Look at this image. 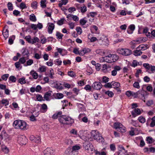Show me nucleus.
I'll use <instances>...</instances> for the list:
<instances>
[{
	"instance_id": "nucleus-57",
	"label": "nucleus",
	"mask_w": 155,
	"mask_h": 155,
	"mask_svg": "<svg viewBox=\"0 0 155 155\" xmlns=\"http://www.w3.org/2000/svg\"><path fill=\"white\" fill-rule=\"evenodd\" d=\"M18 61L22 64H24L26 62V60L25 59V58L24 57H22L20 58L19 60Z\"/></svg>"
},
{
	"instance_id": "nucleus-51",
	"label": "nucleus",
	"mask_w": 155,
	"mask_h": 155,
	"mask_svg": "<svg viewBox=\"0 0 155 155\" xmlns=\"http://www.w3.org/2000/svg\"><path fill=\"white\" fill-rule=\"evenodd\" d=\"M140 94V91H138L134 93L132 92V96L134 98H137L138 97V95Z\"/></svg>"
},
{
	"instance_id": "nucleus-55",
	"label": "nucleus",
	"mask_w": 155,
	"mask_h": 155,
	"mask_svg": "<svg viewBox=\"0 0 155 155\" xmlns=\"http://www.w3.org/2000/svg\"><path fill=\"white\" fill-rule=\"evenodd\" d=\"M20 8L21 9H24L26 8H27V7L24 3L22 2L20 3Z\"/></svg>"
},
{
	"instance_id": "nucleus-14",
	"label": "nucleus",
	"mask_w": 155,
	"mask_h": 155,
	"mask_svg": "<svg viewBox=\"0 0 155 155\" xmlns=\"http://www.w3.org/2000/svg\"><path fill=\"white\" fill-rule=\"evenodd\" d=\"M21 120H16L15 121L13 124V126L16 129H19L21 124Z\"/></svg>"
},
{
	"instance_id": "nucleus-50",
	"label": "nucleus",
	"mask_w": 155,
	"mask_h": 155,
	"mask_svg": "<svg viewBox=\"0 0 155 155\" xmlns=\"http://www.w3.org/2000/svg\"><path fill=\"white\" fill-rule=\"evenodd\" d=\"M104 87L105 88H112V82H111L107 83L104 85Z\"/></svg>"
},
{
	"instance_id": "nucleus-36",
	"label": "nucleus",
	"mask_w": 155,
	"mask_h": 155,
	"mask_svg": "<svg viewBox=\"0 0 155 155\" xmlns=\"http://www.w3.org/2000/svg\"><path fill=\"white\" fill-rule=\"evenodd\" d=\"M15 38V36L14 35H13L12 36V38H9L8 40V43L10 45H12L13 43V39Z\"/></svg>"
},
{
	"instance_id": "nucleus-26",
	"label": "nucleus",
	"mask_w": 155,
	"mask_h": 155,
	"mask_svg": "<svg viewBox=\"0 0 155 155\" xmlns=\"http://www.w3.org/2000/svg\"><path fill=\"white\" fill-rule=\"evenodd\" d=\"M139 121L141 123H144L146 121L145 119L142 116H140L138 119Z\"/></svg>"
},
{
	"instance_id": "nucleus-64",
	"label": "nucleus",
	"mask_w": 155,
	"mask_h": 155,
	"mask_svg": "<svg viewBox=\"0 0 155 155\" xmlns=\"http://www.w3.org/2000/svg\"><path fill=\"white\" fill-rule=\"evenodd\" d=\"M85 54L84 51V49H82L80 50L79 51V54L81 56H83L84 54Z\"/></svg>"
},
{
	"instance_id": "nucleus-16",
	"label": "nucleus",
	"mask_w": 155,
	"mask_h": 155,
	"mask_svg": "<svg viewBox=\"0 0 155 155\" xmlns=\"http://www.w3.org/2000/svg\"><path fill=\"white\" fill-rule=\"evenodd\" d=\"M19 126V129L22 130H25L26 129V123L24 121L21 120V124Z\"/></svg>"
},
{
	"instance_id": "nucleus-38",
	"label": "nucleus",
	"mask_w": 155,
	"mask_h": 155,
	"mask_svg": "<svg viewBox=\"0 0 155 155\" xmlns=\"http://www.w3.org/2000/svg\"><path fill=\"white\" fill-rule=\"evenodd\" d=\"M105 93L106 94L108 95L109 97H112L114 95L113 92L112 91H105Z\"/></svg>"
},
{
	"instance_id": "nucleus-11",
	"label": "nucleus",
	"mask_w": 155,
	"mask_h": 155,
	"mask_svg": "<svg viewBox=\"0 0 155 155\" xmlns=\"http://www.w3.org/2000/svg\"><path fill=\"white\" fill-rule=\"evenodd\" d=\"M54 28V25L52 23H48V32L49 34H51Z\"/></svg>"
},
{
	"instance_id": "nucleus-62",
	"label": "nucleus",
	"mask_w": 155,
	"mask_h": 155,
	"mask_svg": "<svg viewBox=\"0 0 155 155\" xmlns=\"http://www.w3.org/2000/svg\"><path fill=\"white\" fill-rule=\"evenodd\" d=\"M20 54L19 53H17V56H14L13 57V60L15 61H17L18 59V58L20 57Z\"/></svg>"
},
{
	"instance_id": "nucleus-37",
	"label": "nucleus",
	"mask_w": 155,
	"mask_h": 155,
	"mask_svg": "<svg viewBox=\"0 0 155 155\" xmlns=\"http://www.w3.org/2000/svg\"><path fill=\"white\" fill-rule=\"evenodd\" d=\"M31 7L34 9L37 8V2L36 1L33 2L31 4Z\"/></svg>"
},
{
	"instance_id": "nucleus-35",
	"label": "nucleus",
	"mask_w": 155,
	"mask_h": 155,
	"mask_svg": "<svg viewBox=\"0 0 155 155\" xmlns=\"http://www.w3.org/2000/svg\"><path fill=\"white\" fill-rule=\"evenodd\" d=\"M102 82L107 83L109 81V78L106 76H103L102 78Z\"/></svg>"
},
{
	"instance_id": "nucleus-32",
	"label": "nucleus",
	"mask_w": 155,
	"mask_h": 155,
	"mask_svg": "<svg viewBox=\"0 0 155 155\" xmlns=\"http://www.w3.org/2000/svg\"><path fill=\"white\" fill-rule=\"evenodd\" d=\"M22 50H23V51L22 52V54L23 55L25 56L26 55L28 57L29 52L28 50L26 49H23Z\"/></svg>"
},
{
	"instance_id": "nucleus-6",
	"label": "nucleus",
	"mask_w": 155,
	"mask_h": 155,
	"mask_svg": "<svg viewBox=\"0 0 155 155\" xmlns=\"http://www.w3.org/2000/svg\"><path fill=\"white\" fill-rule=\"evenodd\" d=\"M83 147L86 150L92 151L94 150V148L89 141H86L83 143Z\"/></svg>"
},
{
	"instance_id": "nucleus-8",
	"label": "nucleus",
	"mask_w": 155,
	"mask_h": 155,
	"mask_svg": "<svg viewBox=\"0 0 155 155\" xmlns=\"http://www.w3.org/2000/svg\"><path fill=\"white\" fill-rule=\"evenodd\" d=\"M43 155H54V151L50 148H47L43 152Z\"/></svg>"
},
{
	"instance_id": "nucleus-3",
	"label": "nucleus",
	"mask_w": 155,
	"mask_h": 155,
	"mask_svg": "<svg viewBox=\"0 0 155 155\" xmlns=\"http://www.w3.org/2000/svg\"><path fill=\"white\" fill-rule=\"evenodd\" d=\"M91 138L95 140L97 142H101L102 143H104V140L101 136V135L99 132L96 130H92L91 133Z\"/></svg>"
},
{
	"instance_id": "nucleus-28",
	"label": "nucleus",
	"mask_w": 155,
	"mask_h": 155,
	"mask_svg": "<svg viewBox=\"0 0 155 155\" xmlns=\"http://www.w3.org/2000/svg\"><path fill=\"white\" fill-rule=\"evenodd\" d=\"M2 151L5 153H7L9 152V150L8 147L5 146H2Z\"/></svg>"
},
{
	"instance_id": "nucleus-63",
	"label": "nucleus",
	"mask_w": 155,
	"mask_h": 155,
	"mask_svg": "<svg viewBox=\"0 0 155 155\" xmlns=\"http://www.w3.org/2000/svg\"><path fill=\"white\" fill-rule=\"evenodd\" d=\"M147 90V91H148L149 92H151L153 90V88L152 87V86L150 84L149 85H148L147 87L146 88Z\"/></svg>"
},
{
	"instance_id": "nucleus-22",
	"label": "nucleus",
	"mask_w": 155,
	"mask_h": 155,
	"mask_svg": "<svg viewBox=\"0 0 155 155\" xmlns=\"http://www.w3.org/2000/svg\"><path fill=\"white\" fill-rule=\"evenodd\" d=\"M120 126H122V124L118 122L115 123L114 124V128L116 129H117V130L119 129Z\"/></svg>"
},
{
	"instance_id": "nucleus-1",
	"label": "nucleus",
	"mask_w": 155,
	"mask_h": 155,
	"mask_svg": "<svg viewBox=\"0 0 155 155\" xmlns=\"http://www.w3.org/2000/svg\"><path fill=\"white\" fill-rule=\"evenodd\" d=\"M59 121L63 125H71L74 122V120L71 117L66 115H61L59 117Z\"/></svg>"
},
{
	"instance_id": "nucleus-20",
	"label": "nucleus",
	"mask_w": 155,
	"mask_h": 155,
	"mask_svg": "<svg viewBox=\"0 0 155 155\" xmlns=\"http://www.w3.org/2000/svg\"><path fill=\"white\" fill-rule=\"evenodd\" d=\"M54 88L59 89L60 90H61L63 88V87L62 86H59V83L57 82L54 84Z\"/></svg>"
},
{
	"instance_id": "nucleus-45",
	"label": "nucleus",
	"mask_w": 155,
	"mask_h": 155,
	"mask_svg": "<svg viewBox=\"0 0 155 155\" xmlns=\"http://www.w3.org/2000/svg\"><path fill=\"white\" fill-rule=\"evenodd\" d=\"M33 63V61L32 59H29L26 62V65H24L25 66H30Z\"/></svg>"
},
{
	"instance_id": "nucleus-33",
	"label": "nucleus",
	"mask_w": 155,
	"mask_h": 155,
	"mask_svg": "<svg viewBox=\"0 0 155 155\" xmlns=\"http://www.w3.org/2000/svg\"><path fill=\"white\" fill-rule=\"evenodd\" d=\"M64 97L63 94L62 93H57L56 94V96L55 97L56 99H61Z\"/></svg>"
},
{
	"instance_id": "nucleus-29",
	"label": "nucleus",
	"mask_w": 155,
	"mask_h": 155,
	"mask_svg": "<svg viewBox=\"0 0 155 155\" xmlns=\"http://www.w3.org/2000/svg\"><path fill=\"white\" fill-rule=\"evenodd\" d=\"M146 140L148 144H151L153 142V139L150 137H148L146 138Z\"/></svg>"
},
{
	"instance_id": "nucleus-41",
	"label": "nucleus",
	"mask_w": 155,
	"mask_h": 155,
	"mask_svg": "<svg viewBox=\"0 0 155 155\" xmlns=\"http://www.w3.org/2000/svg\"><path fill=\"white\" fill-rule=\"evenodd\" d=\"M9 80L13 82H15L16 80V78L13 76H11L9 78Z\"/></svg>"
},
{
	"instance_id": "nucleus-30",
	"label": "nucleus",
	"mask_w": 155,
	"mask_h": 155,
	"mask_svg": "<svg viewBox=\"0 0 155 155\" xmlns=\"http://www.w3.org/2000/svg\"><path fill=\"white\" fill-rule=\"evenodd\" d=\"M146 41V38L141 37L138 38L136 41L137 42H139V43H140L145 41Z\"/></svg>"
},
{
	"instance_id": "nucleus-40",
	"label": "nucleus",
	"mask_w": 155,
	"mask_h": 155,
	"mask_svg": "<svg viewBox=\"0 0 155 155\" xmlns=\"http://www.w3.org/2000/svg\"><path fill=\"white\" fill-rule=\"evenodd\" d=\"M46 0H41L40 2V5L41 7L42 8H45L46 7V5L45 4Z\"/></svg>"
},
{
	"instance_id": "nucleus-54",
	"label": "nucleus",
	"mask_w": 155,
	"mask_h": 155,
	"mask_svg": "<svg viewBox=\"0 0 155 155\" xmlns=\"http://www.w3.org/2000/svg\"><path fill=\"white\" fill-rule=\"evenodd\" d=\"M65 143L67 145H71L73 143V142L70 139H67L65 140Z\"/></svg>"
},
{
	"instance_id": "nucleus-49",
	"label": "nucleus",
	"mask_w": 155,
	"mask_h": 155,
	"mask_svg": "<svg viewBox=\"0 0 155 155\" xmlns=\"http://www.w3.org/2000/svg\"><path fill=\"white\" fill-rule=\"evenodd\" d=\"M41 108L45 112L47 110L48 107L46 104H44L41 105Z\"/></svg>"
},
{
	"instance_id": "nucleus-43",
	"label": "nucleus",
	"mask_w": 155,
	"mask_h": 155,
	"mask_svg": "<svg viewBox=\"0 0 155 155\" xmlns=\"http://www.w3.org/2000/svg\"><path fill=\"white\" fill-rule=\"evenodd\" d=\"M9 75L8 74H5L3 75L2 77L1 78L2 80L4 81H6L9 77Z\"/></svg>"
},
{
	"instance_id": "nucleus-13",
	"label": "nucleus",
	"mask_w": 155,
	"mask_h": 155,
	"mask_svg": "<svg viewBox=\"0 0 155 155\" xmlns=\"http://www.w3.org/2000/svg\"><path fill=\"white\" fill-rule=\"evenodd\" d=\"M141 112L139 108H135L134 111H132L131 114L133 117H136L137 115L141 114Z\"/></svg>"
},
{
	"instance_id": "nucleus-23",
	"label": "nucleus",
	"mask_w": 155,
	"mask_h": 155,
	"mask_svg": "<svg viewBox=\"0 0 155 155\" xmlns=\"http://www.w3.org/2000/svg\"><path fill=\"white\" fill-rule=\"evenodd\" d=\"M142 52L140 50H136L134 51V54L136 56L140 55Z\"/></svg>"
},
{
	"instance_id": "nucleus-42",
	"label": "nucleus",
	"mask_w": 155,
	"mask_h": 155,
	"mask_svg": "<svg viewBox=\"0 0 155 155\" xmlns=\"http://www.w3.org/2000/svg\"><path fill=\"white\" fill-rule=\"evenodd\" d=\"M147 45H141L139 46V48H141L142 50H145L147 48Z\"/></svg>"
},
{
	"instance_id": "nucleus-5",
	"label": "nucleus",
	"mask_w": 155,
	"mask_h": 155,
	"mask_svg": "<svg viewBox=\"0 0 155 155\" xmlns=\"http://www.w3.org/2000/svg\"><path fill=\"white\" fill-rule=\"evenodd\" d=\"M18 142L20 145H25L27 142V139L24 135H19L18 137Z\"/></svg>"
},
{
	"instance_id": "nucleus-10",
	"label": "nucleus",
	"mask_w": 155,
	"mask_h": 155,
	"mask_svg": "<svg viewBox=\"0 0 155 155\" xmlns=\"http://www.w3.org/2000/svg\"><path fill=\"white\" fill-rule=\"evenodd\" d=\"M114 70L111 71V75L113 76H115L117 74V71L120 70L121 68L120 66H115L114 67Z\"/></svg>"
},
{
	"instance_id": "nucleus-34",
	"label": "nucleus",
	"mask_w": 155,
	"mask_h": 155,
	"mask_svg": "<svg viewBox=\"0 0 155 155\" xmlns=\"http://www.w3.org/2000/svg\"><path fill=\"white\" fill-rule=\"evenodd\" d=\"M7 6L8 9L9 11H12L13 10V8L12 4L11 2H9L8 3Z\"/></svg>"
},
{
	"instance_id": "nucleus-4",
	"label": "nucleus",
	"mask_w": 155,
	"mask_h": 155,
	"mask_svg": "<svg viewBox=\"0 0 155 155\" xmlns=\"http://www.w3.org/2000/svg\"><path fill=\"white\" fill-rule=\"evenodd\" d=\"M117 52L125 56L130 55L132 53L131 51L127 48H119L117 50Z\"/></svg>"
},
{
	"instance_id": "nucleus-21",
	"label": "nucleus",
	"mask_w": 155,
	"mask_h": 155,
	"mask_svg": "<svg viewBox=\"0 0 155 155\" xmlns=\"http://www.w3.org/2000/svg\"><path fill=\"white\" fill-rule=\"evenodd\" d=\"M144 91H140V94L138 95V97L142 99L143 100L145 99V95L144 94Z\"/></svg>"
},
{
	"instance_id": "nucleus-12",
	"label": "nucleus",
	"mask_w": 155,
	"mask_h": 155,
	"mask_svg": "<svg viewBox=\"0 0 155 155\" xmlns=\"http://www.w3.org/2000/svg\"><path fill=\"white\" fill-rule=\"evenodd\" d=\"M8 27L6 25L3 28V31H5H5H3L2 32V34L3 35L5 38L6 39L8 37Z\"/></svg>"
},
{
	"instance_id": "nucleus-24",
	"label": "nucleus",
	"mask_w": 155,
	"mask_h": 155,
	"mask_svg": "<svg viewBox=\"0 0 155 155\" xmlns=\"http://www.w3.org/2000/svg\"><path fill=\"white\" fill-rule=\"evenodd\" d=\"M56 36L58 39H62V37L63 36V35L59 31H57L56 32Z\"/></svg>"
},
{
	"instance_id": "nucleus-9",
	"label": "nucleus",
	"mask_w": 155,
	"mask_h": 155,
	"mask_svg": "<svg viewBox=\"0 0 155 155\" xmlns=\"http://www.w3.org/2000/svg\"><path fill=\"white\" fill-rule=\"evenodd\" d=\"M92 87L94 89L98 90L102 88V85L100 82L95 81L93 84Z\"/></svg>"
},
{
	"instance_id": "nucleus-52",
	"label": "nucleus",
	"mask_w": 155,
	"mask_h": 155,
	"mask_svg": "<svg viewBox=\"0 0 155 155\" xmlns=\"http://www.w3.org/2000/svg\"><path fill=\"white\" fill-rule=\"evenodd\" d=\"M68 75L71 77H74L76 76L75 73L72 71H68Z\"/></svg>"
},
{
	"instance_id": "nucleus-47",
	"label": "nucleus",
	"mask_w": 155,
	"mask_h": 155,
	"mask_svg": "<svg viewBox=\"0 0 155 155\" xmlns=\"http://www.w3.org/2000/svg\"><path fill=\"white\" fill-rule=\"evenodd\" d=\"M18 82L20 83L21 84H25L26 83L25 81V78H22L19 79L18 80Z\"/></svg>"
},
{
	"instance_id": "nucleus-25",
	"label": "nucleus",
	"mask_w": 155,
	"mask_h": 155,
	"mask_svg": "<svg viewBox=\"0 0 155 155\" xmlns=\"http://www.w3.org/2000/svg\"><path fill=\"white\" fill-rule=\"evenodd\" d=\"M29 19L31 21H32L35 22L36 21V18L35 15L33 14L30 15Z\"/></svg>"
},
{
	"instance_id": "nucleus-27",
	"label": "nucleus",
	"mask_w": 155,
	"mask_h": 155,
	"mask_svg": "<svg viewBox=\"0 0 155 155\" xmlns=\"http://www.w3.org/2000/svg\"><path fill=\"white\" fill-rule=\"evenodd\" d=\"M38 70L39 72H45L46 71V67L44 66H42L39 68Z\"/></svg>"
},
{
	"instance_id": "nucleus-61",
	"label": "nucleus",
	"mask_w": 155,
	"mask_h": 155,
	"mask_svg": "<svg viewBox=\"0 0 155 155\" xmlns=\"http://www.w3.org/2000/svg\"><path fill=\"white\" fill-rule=\"evenodd\" d=\"M20 11L16 10H15L13 12V14L14 15L17 16L19 15H20Z\"/></svg>"
},
{
	"instance_id": "nucleus-18",
	"label": "nucleus",
	"mask_w": 155,
	"mask_h": 155,
	"mask_svg": "<svg viewBox=\"0 0 155 155\" xmlns=\"http://www.w3.org/2000/svg\"><path fill=\"white\" fill-rule=\"evenodd\" d=\"M120 86V84L117 82H112V87L114 88H118Z\"/></svg>"
},
{
	"instance_id": "nucleus-46",
	"label": "nucleus",
	"mask_w": 155,
	"mask_h": 155,
	"mask_svg": "<svg viewBox=\"0 0 155 155\" xmlns=\"http://www.w3.org/2000/svg\"><path fill=\"white\" fill-rule=\"evenodd\" d=\"M76 31L79 35H81L82 32V30L80 27H77L76 28Z\"/></svg>"
},
{
	"instance_id": "nucleus-39",
	"label": "nucleus",
	"mask_w": 155,
	"mask_h": 155,
	"mask_svg": "<svg viewBox=\"0 0 155 155\" xmlns=\"http://www.w3.org/2000/svg\"><path fill=\"white\" fill-rule=\"evenodd\" d=\"M122 126H120L119 129L118 130V131L120 132H124L126 130V128L124 127L122 124Z\"/></svg>"
},
{
	"instance_id": "nucleus-60",
	"label": "nucleus",
	"mask_w": 155,
	"mask_h": 155,
	"mask_svg": "<svg viewBox=\"0 0 155 155\" xmlns=\"http://www.w3.org/2000/svg\"><path fill=\"white\" fill-rule=\"evenodd\" d=\"M133 86L134 87L137 88L138 89L140 87L139 83L138 82H135L133 84Z\"/></svg>"
},
{
	"instance_id": "nucleus-2",
	"label": "nucleus",
	"mask_w": 155,
	"mask_h": 155,
	"mask_svg": "<svg viewBox=\"0 0 155 155\" xmlns=\"http://www.w3.org/2000/svg\"><path fill=\"white\" fill-rule=\"evenodd\" d=\"M119 57L116 54H109L103 57V61L108 63L114 62L118 60Z\"/></svg>"
},
{
	"instance_id": "nucleus-7",
	"label": "nucleus",
	"mask_w": 155,
	"mask_h": 155,
	"mask_svg": "<svg viewBox=\"0 0 155 155\" xmlns=\"http://www.w3.org/2000/svg\"><path fill=\"white\" fill-rule=\"evenodd\" d=\"M30 140L34 142L38 143L41 141L40 137L38 136H36L35 137L32 135L30 136Z\"/></svg>"
},
{
	"instance_id": "nucleus-19",
	"label": "nucleus",
	"mask_w": 155,
	"mask_h": 155,
	"mask_svg": "<svg viewBox=\"0 0 155 155\" xmlns=\"http://www.w3.org/2000/svg\"><path fill=\"white\" fill-rule=\"evenodd\" d=\"M81 148L78 145H75L73 146L71 152L73 153L74 152H76Z\"/></svg>"
},
{
	"instance_id": "nucleus-31",
	"label": "nucleus",
	"mask_w": 155,
	"mask_h": 155,
	"mask_svg": "<svg viewBox=\"0 0 155 155\" xmlns=\"http://www.w3.org/2000/svg\"><path fill=\"white\" fill-rule=\"evenodd\" d=\"M64 20L65 19L64 18H61L57 21V23L59 25H61L64 24Z\"/></svg>"
},
{
	"instance_id": "nucleus-59",
	"label": "nucleus",
	"mask_w": 155,
	"mask_h": 155,
	"mask_svg": "<svg viewBox=\"0 0 155 155\" xmlns=\"http://www.w3.org/2000/svg\"><path fill=\"white\" fill-rule=\"evenodd\" d=\"M87 22V21L84 19H81L80 21V23L82 25H84Z\"/></svg>"
},
{
	"instance_id": "nucleus-56",
	"label": "nucleus",
	"mask_w": 155,
	"mask_h": 155,
	"mask_svg": "<svg viewBox=\"0 0 155 155\" xmlns=\"http://www.w3.org/2000/svg\"><path fill=\"white\" fill-rule=\"evenodd\" d=\"M39 41V39L38 38H34L32 39V40H31V43L32 44H34L36 43L37 42H38Z\"/></svg>"
},
{
	"instance_id": "nucleus-58",
	"label": "nucleus",
	"mask_w": 155,
	"mask_h": 155,
	"mask_svg": "<svg viewBox=\"0 0 155 155\" xmlns=\"http://www.w3.org/2000/svg\"><path fill=\"white\" fill-rule=\"evenodd\" d=\"M25 39L28 43H31V37L30 35L26 36Z\"/></svg>"
},
{
	"instance_id": "nucleus-48",
	"label": "nucleus",
	"mask_w": 155,
	"mask_h": 155,
	"mask_svg": "<svg viewBox=\"0 0 155 155\" xmlns=\"http://www.w3.org/2000/svg\"><path fill=\"white\" fill-rule=\"evenodd\" d=\"M80 8L81 12L82 13H84L87 11V7L84 5L83 6L80 7Z\"/></svg>"
},
{
	"instance_id": "nucleus-44",
	"label": "nucleus",
	"mask_w": 155,
	"mask_h": 155,
	"mask_svg": "<svg viewBox=\"0 0 155 155\" xmlns=\"http://www.w3.org/2000/svg\"><path fill=\"white\" fill-rule=\"evenodd\" d=\"M36 98L38 101H41L43 100L44 101V100H43V98L41 94H37L36 95Z\"/></svg>"
},
{
	"instance_id": "nucleus-15",
	"label": "nucleus",
	"mask_w": 155,
	"mask_h": 155,
	"mask_svg": "<svg viewBox=\"0 0 155 155\" xmlns=\"http://www.w3.org/2000/svg\"><path fill=\"white\" fill-rule=\"evenodd\" d=\"M52 93V91H49L45 93L44 98L46 101H48L49 100V97L51 96Z\"/></svg>"
},
{
	"instance_id": "nucleus-53",
	"label": "nucleus",
	"mask_w": 155,
	"mask_h": 155,
	"mask_svg": "<svg viewBox=\"0 0 155 155\" xmlns=\"http://www.w3.org/2000/svg\"><path fill=\"white\" fill-rule=\"evenodd\" d=\"M55 64L58 65H61L62 63V61L60 60L59 59H57L54 61Z\"/></svg>"
},
{
	"instance_id": "nucleus-17",
	"label": "nucleus",
	"mask_w": 155,
	"mask_h": 155,
	"mask_svg": "<svg viewBox=\"0 0 155 155\" xmlns=\"http://www.w3.org/2000/svg\"><path fill=\"white\" fill-rule=\"evenodd\" d=\"M30 73V74L32 76L34 79H36L38 78V73L35 72L34 70H31Z\"/></svg>"
}]
</instances>
